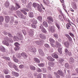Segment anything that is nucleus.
<instances>
[{
  "label": "nucleus",
  "mask_w": 78,
  "mask_h": 78,
  "mask_svg": "<svg viewBox=\"0 0 78 78\" xmlns=\"http://www.w3.org/2000/svg\"><path fill=\"white\" fill-rule=\"evenodd\" d=\"M50 30L53 33L55 31V26H52L51 27H49Z\"/></svg>",
  "instance_id": "obj_14"
},
{
  "label": "nucleus",
  "mask_w": 78,
  "mask_h": 78,
  "mask_svg": "<svg viewBox=\"0 0 78 78\" xmlns=\"http://www.w3.org/2000/svg\"><path fill=\"white\" fill-rule=\"evenodd\" d=\"M66 55L69 56H71V55H72V52H71L69 51L66 54Z\"/></svg>",
  "instance_id": "obj_56"
},
{
  "label": "nucleus",
  "mask_w": 78,
  "mask_h": 78,
  "mask_svg": "<svg viewBox=\"0 0 78 78\" xmlns=\"http://www.w3.org/2000/svg\"><path fill=\"white\" fill-rule=\"evenodd\" d=\"M15 7L13 5H12L9 8V9L10 10H11L12 11H13V10H15V11H16V10L15 9Z\"/></svg>",
  "instance_id": "obj_29"
},
{
  "label": "nucleus",
  "mask_w": 78,
  "mask_h": 78,
  "mask_svg": "<svg viewBox=\"0 0 78 78\" xmlns=\"http://www.w3.org/2000/svg\"><path fill=\"white\" fill-rule=\"evenodd\" d=\"M44 47H46V48H50V46H49L48 44H45Z\"/></svg>",
  "instance_id": "obj_50"
},
{
  "label": "nucleus",
  "mask_w": 78,
  "mask_h": 78,
  "mask_svg": "<svg viewBox=\"0 0 78 78\" xmlns=\"http://www.w3.org/2000/svg\"><path fill=\"white\" fill-rule=\"evenodd\" d=\"M29 50L33 53H35V52H36V48L33 46L30 48Z\"/></svg>",
  "instance_id": "obj_5"
},
{
  "label": "nucleus",
  "mask_w": 78,
  "mask_h": 78,
  "mask_svg": "<svg viewBox=\"0 0 78 78\" xmlns=\"http://www.w3.org/2000/svg\"><path fill=\"white\" fill-rule=\"evenodd\" d=\"M14 45H15V46H16V47H17V46H19V45L20 44H19L18 43L16 42L15 43V44H14Z\"/></svg>",
  "instance_id": "obj_55"
},
{
  "label": "nucleus",
  "mask_w": 78,
  "mask_h": 78,
  "mask_svg": "<svg viewBox=\"0 0 78 78\" xmlns=\"http://www.w3.org/2000/svg\"><path fill=\"white\" fill-rule=\"evenodd\" d=\"M55 44H56V45H55L56 47L58 48V47H61V44L58 43V41H56Z\"/></svg>",
  "instance_id": "obj_23"
},
{
  "label": "nucleus",
  "mask_w": 78,
  "mask_h": 78,
  "mask_svg": "<svg viewBox=\"0 0 78 78\" xmlns=\"http://www.w3.org/2000/svg\"><path fill=\"white\" fill-rule=\"evenodd\" d=\"M65 36H66V37H67L68 39H69V41H72V38L69 36V35L68 34H66L65 35Z\"/></svg>",
  "instance_id": "obj_9"
},
{
  "label": "nucleus",
  "mask_w": 78,
  "mask_h": 78,
  "mask_svg": "<svg viewBox=\"0 0 78 78\" xmlns=\"http://www.w3.org/2000/svg\"><path fill=\"white\" fill-rule=\"evenodd\" d=\"M19 49H20V47H19V46H16L15 48V51H17V50H19Z\"/></svg>",
  "instance_id": "obj_48"
},
{
  "label": "nucleus",
  "mask_w": 78,
  "mask_h": 78,
  "mask_svg": "<svg viewBox=\"0 0 78 78\" xmlns=\"http://www.w3.org/2000/svg\"><path fill=\"white\" fill-rule=\"evenodd\" d=\"M14 23H15V25H17V24H18V21L17 20H15L14 21Z\"/></svg>",
  "instance_id": "obj_63"
},
{
  "label": "nucleus",
  "mask_w": 78,
  "mask_h": 78,
  "mask_svg": "<svg viewBox=\"0 0 78 78\" xmlns=\"http://www.w3.org/2000/svg\"><path fill=\"white\" fill-rule=\"evenodd\" d=\"M72 8L74 9H77V6H76V3L75 2H74L72 3Z\"/></svg>",
  "instance_id": "obj_7"
},
{
  "label": "nucleus",
  "mask_w": 78,
  "mask_h": 78,
  "mask_svg": "<svg viewBox=\"0 0 78 78\" xmlns=\"http://www.w3.org/2000/svg\"><path fill=\"white\" fill-rule=\"evenodd\" d=\"M8 36L9 37H12V34L10 33L8 34Z\"/></svg>",
  "instance_id": "obj_59"
},
{
  "label": "nucleus",
  "mask_w": 78,
  "mask_h": 78,
  "mask_svg": "<svg viewBox=\"0 0 78 78\" xmlns=\"http://www.w3.org/2000/svg\"><path fill=\"white\" fill-rule=\"evenodd\" d=\"M38 66L39 67H44V64L43 63H40L38 64Z\"/></svg>",
  "instance_id": "obj_37"
},
{
  "label": "nucleus",
  "mask_w": 78,
  "mask_h": 78,
  "mask_svg": "<svg viewBox=\"0 0 78 78\" xmlns=\"http://www.w3.org/2000/svg\"><path fill=\"white\" fill-rule=\"evenodd\" d=\"M47 20L49 21H51L52 22H53V17L51 16H49L47 18Z\"/></svg>",
  "instance_id": "obj_18"
},
{
  "label": "nucleus",
  "mask_w": 78,
  "mask_h": 78,
  "mask_svg": "<svg viewBox=\"0 0 78 78\" xmlns=\"http://www.w3.org/2000/svg\"><path fill=\"white\" fill-rule=\"evenodd\" d=\"M47 59L50 61H55V59L52 58V57L50 56H48Z\"/></svg>",
  "instance_id": "obj_11"
},
{
  "label": "nucleus",
  "mask_w": 78,
  "mask_h": 78,
  "mask_svg": "<svg viewBox=\"0 0 78 78\" xmlns=\"http://www.w3.org/2000/svg\"><path fill=\"white\" fill-rule=\"evenodd\" d=\"M40 37H41V38L43 39H45L46 38L44 34H40Z\"/></svg>",
  "instance_id": "obj_26"
},
{
  "label": "nucleus",
  "mask_w": 78,
  "mask_h": 78,
  "mask_svg": "<svg viewBox=\"0 0 78 78\" xmlns=\"http://www.w3.org/2000/svg\"><path fill=\"white\" fill-rule=\"evenodd\" d=\"M30 69L32 70H36L35 67L34 66H30Z\"/></svg>",
  "instance_id": "obj_32"
},
{
  "label": "nucleus",
  "mask_w": 78,
  "mask_h": 78,
  "mask_svg": "<svg viewBox=\"0 0 78 78\" xmlns=\"http://www.w3.org/2000/svg\"><path fill=\"white\" fill-rule=\"evenodd\" d=\"M44 41H36L35 43L37 45H41L42 44H44Z\"/></svg>",
  "instance_id": "obj_4"
},
{
  "label": "nucleus",
  "mask_w": 78,
  "mask_h": 78,
  "mask_svg": "<svg viewBox=\"0 0 78 78\" xmlns=\"http://www.w3.org/2000/svg\"><path fill=\"white\" fill-rule=\"evenodd\" d=\"M58 51L60 54H62V48H59L58 49Z\"/></svg>",
  "instance_id": "obj_38"
},
{
  "label": "nucleus",
  "mask_w": 78,
  "mask_h": 78,
  "mask_svg": "<svg viewBox=\"0 0 78 78\" xmlns=\"http://www.w3.org/2000/svg\"><path fill=\"white\" fill-rule=\"evenodd\" d=\"M31 3L30 2L27 6V8H31Z\"/></svg>",
  "instance_id": "obj_46"
},
{
  "label": "nucleus",
  "mask_w": 78,
  "mask_h": 78,
  "mask_svg": "<svg viewBox=\"0 0 78 78\" xmlns=\"http://www.w3.org/2000/svg\"><path fill=\"white\" fill-rule=\"evenodd\" d=\"M19 67L20 68V69H23V68L24 67V66H23V65H21L19 66Z\"/></svg>",
  "instance_id": "obj_62"
},
{
  "label": "nucleus",
  "mask_w": 78,
  "mask_h": 78,
  "mask_svg": "<svg viewBox=\"0 0 78 78\" xmlns=\"http://www.w3.org/2000/svg\"><path fill=\"white\" fill-rule=\"evenodd\" d=\"M3 20H4V18H3V17L2 16H0V25H2V22H3Z\"/></svg>",
  "instance_id": "obj_21"
},
{
  "label": "nucleus",
  "mask_w": 78,
  "mask_h": 78,
  "mask_svg": "<svg viewBox=\"0 0 78 78\" xmlns=\"http://www.w3.org/2000/svg\"><path fill=\"white\" fill-rule=\"evenodd\" d=\"M51 56L53 58H55L56 59H58V55L56 54L55 53H54L51 55Z\"/></svg>",
  "instance_id": "obj_10"
},
{
  "label": "nucleus",
  "mask_w": 78,
  "mask_h": 78,
  "mask_svg": "<svg viewBox=\"0 0 78 78\" xmlns=\"http://www.w3.org/2000/svg\"><path fill=\"white\" fill-rule=\"evenodd\" d=\"M16 13L17 14V15H18V16H20V15L22 13H21V12L20 11L18 10V11H16Z\"/></svg>",
  "instance_id": "obj_47"
},
{
  "label": "nucleus",
  "mask_w": 78,
  "mask_h": 78,
  "mask_svg": "<svg viewBox=\"0 0 78 78\" xmlns=\"http://www.w3.org/2000/svg\"><path fill=\"white\" fill-rule=\"evenodd\" d=\"M37 19H38L40 20V22H41V21L42 20V16H38L37 17Z\"/></svg>",
  "instance_id": "obj_40"
},
{
  "label": "nucleus",
  "mask_w": 78,
  "mask_h": 78,
  "mask_svg": "<svg viewBox=\"0 0 78 78\" xmlns=\"http://www.w3.org/2000/svg\"><path fill=\"white\" fill-rule=\"evenodd\" d=\"M49 41L51 42H52V43H54V42H55L54 40H53V39L52 38H49Z\"/></svg>",
  "instance_id": "obj_43"
},
{
  "label": "nucleus",
  "mask_w": 78,
  "mask_h": 78,
  "mask_svg": "<svg viewBox=\"0 0 78 78\" xmlns=\"http://www.w3.org/2000/svg\"><path fill=\"white\" fill-rule=\"evenodd\" d=\"M28 34L30 36V37H33L34 35L33 33H31V32H29L28 33Z\"/></svg>",
  "instance_id": "obj_44"
},
{
  "label": "nucleus",
  "mask_w": 78,
  "mask_h": 78,
  "mask_svg": "<svg viewBox=\"0 0 78 78\" xmlns=\"http://www.w3.org/2000/svg\"><path fill=\"white\" fill-rule=\"evenodd\" d=\"M34 61L37 63H39L40 62V60L39 59L37 58H34Z\"/></svg>",
  "instance_id": "obj_13"
},
{
  "label": "nucleus",
  "mask_w": 78,
  "mask_h": 78,
  "mask_svg": "<svg viewBox=\"0 0 78 78\" xmlns=\"http://www.w3.org/2000/svg\"><path fill=\"white\" fill-rule=\"evenodd\" d=\"M65 66L66 69H69V65L67 63H66L65 64Z\"/></svg>",
  "instance_id": "obj_41"
},
{
  "label": "nucleus",
  "mask_w": 78,
  "mask_h": 78,
  "mask_svg": "<svg viewBox=\"0 0 78 78\" xmlns=\"http://www.w3.org/2000/svg\"><path fill=\"white\" fill-rule=\"evenodd\" d=\"M43 25L45 27H48V24L47 21H44L43 23Z\"/></svg>",
  "instance_id": "obj_19"
},
{
  "label": "nucleus",
  "mask_w": 78,
  "mask_h": 78,
  "mask_svg": "<svg viewBox=\"0 0 78 78\" xmlns=\"http://www.w3.org/2000/svg\"><path fill=\"white\" fill-rule=\"evenodd\" d=\"M43 3H44V5H46L47 6H48L50 7V6H51L50 5H48V4H47V3H46V1H45V0H43Z\"/></svg>",
  "instance_id": "obj_39"
},
{
  "label": "nucleus",
  "mask_w": 78,
  "mask_h": 78,
  "mask_svg": "<svg viewBox=\"0 0 78 78\" xmlns=\"http://www.w3.org/2000/svg\"><path fill=\"white\" fill-rule=\"evenodd\" d=\"M62 16L63 17V18L64 20H66V21H68V22L69 21V19H68V18H66V16H65L63 15Z\"/></svg>",
  "instance_id": "obj_33"
},
{
  "label": "nucleus",
  "mask_w": 78,
  "mask_h": 78,
  "mask_svg": "<svg viewBox=\"0 0 78 78\" xmlns=\"http://www.w3.org/2000/svg\"><path fill=\"white\" fill-rule=\"evenodd\" d=\"M39 30H41L42 32L44 33H47V31H46L45 28L43 27L42 26L39 27Z\"/></svg>",
  "instance_id": "obj_3"
},
{
  "label": "nucleus",
  "mask_w": 78,
  "mask_h": 78,
  "mask_svg": "<svg viewBox=\"0 0 78 78\" xmlns=\"http://www.w3.org/2000/svg\"><path fill=\"white\" fill-rule=\"evenodd\" d=\"M8 41L9 43H12V42H13V40H12L11 39H9L8 40H5L2 41V43L4 45H5L8 47V46L9 45V44L8 42H7Z\"/></svg>",
  "instance_id": "obj_2"
},
{
  "label": "nucleus",
  "mask_w": 78,
  "mask_h": 78,
  "mask_svg": "<svg viewBox=\"0 0 78 78\" xmlns=\"http://www.w3.org/2000/svg\"><path fill=\"white\" fill-rule=\"evenodd\" d=\"M15 5H16L15 6V10H17L19 8H20V6L19 4L18 3H16Z\"/></svg>",
  "instance_id": "obj_8"
},
{
  "label": "nucleus",
  "mask_w": 78,
  "mask_h": 78,
  "mask_svg": "<svg viewBox=\"0 0 78 78\" xmlns=\"http://www.w3.org/2000/svg\"><path fill=\"white\" fill-rule=\"evenodd\" d=\"M13 67L15 70H16V71H17V72H19V70L18 69V68H17V67L15 65H13Z\"/></svg>",
  "instance_id": "obj_30"
},
{
  "label": "nucleus",
  "mask_w": 78,
  "mask_h": 78,
  "mask_svg": "<svg viewBox=\"0 0 78 78\" xmlns=\"http://www.w3.org/2000/svg\"><path fill=\"white\" fill-rule=\"evenodd\" d=\"M21 11V12H23V14H25V15H27V12H26V9H21L20 10Z\"/></svg>",
  "instance_id": "obj_22"
},
{
  "label": "nucleus",
  "mask_w": 78,
  "mask_h": 78,
  "mask_svg": "<svg viewBox=\"0 0 78 78\" xmlns=\"http://www.w3.org/2000/svg\"><path fill=\"white\" fill-rule=\"evenodd\" d=\"M16 57L18 58H19L20 59V58H22V56L19 54H18L17 55H16Z\"/></svg>",
  "instance_id": "obj_51"
},
{
  "label": "nucleus",
  "mask_w": 78,
  "mask_h": 78,
  "mask_svg": "<svg viewBox=\"0 0 78 78\" xmlns=\"http://www.w3.org/2000/svg\"><path fill=\"white\" fill-rule=\"evenodd\" d=\"M18 39V37H17L14 36L13 37V40L14 41H17V40Z\"/></svg>",
  "instance_id": "obj_53"
},
{
  "label": "nucleus",
  "mask_w": 78,
  "mask_h": 78,
  "mask_svg": "<svg viewBox=\"0 0 78 78\" xmlns=\"http://www.w3.org/2000/svg\"><path fill=\"white\" fill-rule=\"evenodd\" d=\"M39 55L41 56H44V53L43 52V51L42 50V49H38Z\"/></svg>",
  "instance_id": "obj_6"
},
{
  "label": "nucleus",
  "mask_w": 78,
  "mask_h": 78,
  "mask_svg": "<svg viewBox=\"0 0 78 78\" xmlns=\"http://www.w3.org/2000/svg\"><path fill=\"white\" fill-rule=\"evenodd\" d=\"M3 59H6L7 61H10V58L9 57H7L6 56H4L3 57Z\"/></svg>",
  "instance_id": "obj_34"
},
{
  "label": "nucleus",
  "mask_w": 78,
  "mask_h": 78,
  "mask_svg": "<svg viewBox=\"0 0 78 78\" xmlns=\"http://www.w3.org/2000/svg\"><path fill=\"white\" fill-rule=\"evenodd\" d=\"M31 22L34 24H36L37 23V20L34 19L31 20Z\"/></svg>",
  "instance_id": "obj_17"
},
{
  "label": "nucleus",
  "mask_w": 78,
  "mask_h": 78,
  "mask_svg": "<svg viewBox=\"0 0 78 78\" xmlns=\"http://www.w3.org/2000/svg\"><path fill=\"white\" fill-rule=\"evenodd\" d=\"M64 45L66 47H68L69 46V42L68 41H66L64 43Z\"/></svg>",
  "instance_id": "obj_36"
},
{
  "label": "nucleus",
  "mask_w": 78,
  "mask_h": 78,
  "mask_svg": "<svg viewBox=\"0 0 78 78\" xmlns=\"http://www.w3.org/2000/svg\"><path fill=\"white\" fill-rule=\"evenodd\" d=\"M71 27V24L70 23H68L66 25V28L67 29H69Z\"/></svg>",
  "instance_id": "obj_28"
},
{
  "label": "nucleus",
  "mask_w": 78,
  "mask_h": 78,
  "mask_svg": "<svg viewBox=\"0 0 78 78\" xmlns=\"http://www.w3.org/2000/svg\"><path fill=\"white\" fill-rule=\"evenodd\" d=\"M54 75H55V76L56 78H60V76L58 75L56 73V72H54Z\"/></svg>",
  "instance_id": "obj_45"
},
{
  "label": "nucleus",
  "mask_w": 78,
  "mask_h": 78,
  "mask_svg": "<svg viewBox=\"0 0 78 78\" xmlns=\"http://www.w3.org/2000/svg\"><path fill=\"white\" fill-rule=\"evenodd\" d=\"M31 27L33 28H36V26L34 25V24H32Z\"/></svg>",
  "instance_id": "obj_57"
},
{
  "label": "nucleus",
  "mask_w": 78,
  "mask_h": 78,
  "mask_svg": "<svg viewBox=\"0 0 78 78\" xmlns=\"http://www.w3.org/2000/svg\"><path fill=\"white\" fill-rule=\"evenodd\" d=\"M18 39L19 40H23V36H22V35L20 34H19V37H18Z\"/></svg>",
  "instance_id": "obj_27"
},
{
  "label": "nucleus",
  "mask_w": 78,
  "mask_h": 78,
  "mask_svg": "<svg viewBox=\"0 0 78 78\" xmlns=\"http://www.w3.org/2000/svg\"><path fill=\"white\" fill-rule=\"evenodd\" d=\"M58 73L59 74V75H60V76H63V72H62V71L61 70H58Z\"/></svg>",
  "instance_id": "obj_25"
},
{
  "label": "nucleus",
  "mask_w": 78,
  "mask_h": 78,
  "mask_svg": "<svg viewBox=\"0 0 78 78\" xmlns=\"http://www.w3.org/2000/svg\"><path fill=\"white\" fill-rule=\"evenodd\" d=\"M6 78H11V76L9 75H7L5 76Z\"/></svg>",
  "instance_id": "obj_64"
},
{
  "label": "nucleus",
  "mask_w": 78,
  "mask_h": 78,
  "mask_svg": "<svg viewBox=\"0 0 78 78\" xmlns=\"http://www.w3.org/2000/svg\"><path fill=\"white\" fill-rule=\"evenodd\" d=\"M69 62L70 63H73L74 62V59L72 58H71L69 59Z\"/></svg>",
  "instance_id": "obj_35"
},
{
  "label": "nucleus",
  "mask_w": 78,
  "mask_h": 78,
  "mask_svg": "<svg viewBox=\"0 0 78 78\" xmlns=\"http://www.w3.org/2000/svg\"><path fill=\"white\" fill-rule=\"evenodd\" d=\"M32 5L33 7H34V8H36L37 7V8L38 11H39V12H42V8L41 7L40 5L38 4H37L36 3L34 2L32 4Z\"/></svg>",
  "instance_id": "obj_1"
},
{
  "label": "nucleus",
  "mask_w": 78,
  "mask_h": 78,
  "mask_svg": "<svg viewBox=\"0 0 78 78\" xmlns=\"http://www.w3.org/2000/svg\"><path fill=\"white\" fill-rule=\"evenodd\" d=\"M42 72H44V73H45V72H47V70L45 68H42Z\"/></svg>",
  "instance_id": "obj_54"
},
{
  "label": "nucleus",
  "mask_w": 78,
  "mask_h": 78,
  "mask_svg": "<svg viewBox=\"0 0 78 78\" xmlns=\"http://www.w3.org/2000/svg\"><path fill=\"white\" fill-rule=\"evenodd\" d=\"M55 25L56 27L58 28V30H60V25L57 23H55Z\"/></svg>",
  "instance_id": "obj_31"
},
{
  "label": "nucleus",
  "mask_w": 78,
  "mask_h": 78,
  "mask_svg": "<svg viewBox=\"0 0 78 78\" xmlns=\"http://www.w3.org/2000/svg\"><path fill=\"white\" fill-rule=\"evenodd\" d=\"M41 76H42V75H41V74H39L38 75L37 78H41Z\"/></svg>",
  "instance_id": "obj_61"
},
{
  "label": "nucleus",
  "mask_w": 78,
  "mask_h": 78,
  "mask_svg": "<svg viewBox=\"0 0 78 78\" xmlns=\"http://www.w3.org/2000/svg\"><path fill=\"white\" fill-rule=\"evenodd\" d=\"M29 16L30 17H34V14L33 13V12H29Z\"/></svg>",
  "instance_id": "obj_15"
},
{
  "label": "nucleus",
  "mask_w": 78,
  "mask_h": 78,
  "mask_svg": "<svg viewBox=\"0 0 78 78\" xmlns=\"http://www.w3.org/2000/svg\"><path fill=\"white\" fill-rule=\"evenodd\" d=\"M36 70H37V72H41V69L39 68H37L36 69Z\"/></svg>",
  "instance_id": "obj_52"
},
{
  "label": "nucleus",
  "mask_w": 78,
  "mask_h": 78,
  "mask_svg": "<svg viewBox=\"0 0 78 78\" xmlns=\"http://www.w3.org/2000/svg\"><path fill=\"white\" fill-rule=\"evenodd\" d=\"M13 61H14V62H19V60L17 59L16 58H13Z\"/></svg>",
  "instance_id": "obj_49"
},
{
  "label": "nucleus",
  "mask_w": 78,
  "mask_h": 78,
  "mask_svg": "<svg viewBox=\"0 0 78 78\" xmlns=\"http://www.w3.org/2000/svg\"><path fill=\"white\" fill-rule=\"evenodd\" d=\"M5 6L6 7V8H8V7H9V2L8 1H6L5 3Z\"/></svg>",
  "instance_id": "obj_24"
},
{
  "label": "nucleus",
  "mask_w": 78,
  "mask_h": 78,
  "mask_svg": "<svg viewBox=\"0 0 78 78\" xmlns=\"http://www.w3.org/2000/svg\"><path fill=\"white\" fill-rule=\"evenodd\" d=\"M21 55L23 56L24 58H27L28 57V55L27 54L24 52H23L21 54Z\"/></svg>",
  "instance_id": "obj_16"
},
{
  "label": "nucleus",
  "mask_w": 78,
  "mask_h": 78,
  "mask_svg": "<svg viewBox=\"0 0 78 78\" xmlns=\"http://www.w3.org/2000/svg\"><path fill=\"white\" fill-rule=\"evenodd\" d=\"M5 22H6V23H8L10 20L9 17L8 16H5Z\"/></svg>",
  "instance_id": "obj_12"
},
{
  "label": "nucleus",
  "mask_w": 78,
  "mask_h": 78,
  "mask_svg": "<svg viewBox=\"0 0 78 78\" xmlns=\"http://www.w3.org/2000/svg\"><path fill=\"white\" fill-rule=\"evenodd\" d=\"M0 48L1 49V50L2 51H3V52H5L6 50L5 48V47L3 46H1L0 47Z\"/></svg>",
  "instance_id": "obj_20"
},
{
  "label": "nucleus",
  "mask_w": 78,
  "mask_h": 78,
  "mask_svg": "<svg viewBox=\"0 0 78 78\" xmlns=\"http://www.w3.org/2000/svg\"><path fill=\"white\" fill-rule=\"evenodd\" d=\"M64 59L60 58L59 60V62H60L61 63H62V62H64Z\"/></svg>",
  "instance_id": "obj_42"
},
{
  "label": "nucleus",
  "mask_w": 78,
  "mask_h": 78,
  "mask_svg": "<svg viewBox=\"0 0 78 78\" xmlns=\"http://www.w3.org/2000/svg\"><path fill=\"white\" fill-rule=\"evenodd\" d=\"M54 36L55 37V38H56V39H58V35L56 34H55L54 35Z\"/></svg>",
  "instance_id": "obj_60"
},
{
  "label": "nucleus",
  "mask_w": 78,
  "mask_h": 78,
  "mask_svg": "<svg viewBox=\"0 0 78 78\" xmlns=\"http://www.w3.org/2000/svg\"><path fill=\"white\" fill-rule=\"evenodd\" d=\"M22 31L23 34L24 35H27V33H26V32L25 31V30H23Z\"/></svg>",
  "instance_id": "obj_58"
}]
</instances>
